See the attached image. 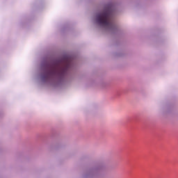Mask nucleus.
Returning <instances> with one entry per match:
<instances>
[{"label":"nucleus","mask_w":178,"mask_h":178,"mask_svg":"<svg viewBox=\"0 0 178 178\" xmlns=\"http://www.w3.org/2000/svg\"><path fill=\"white\" fill-rule=\"evenodd\" d=\"M60 62L61 63H51L47 59L42 61L38 80L42 84L53 87L62 86L65 81L72 80L76 70V63L69 59Z\"/></svg>","instance_id":"nucleus-1"},{"label":"nucleus","mask_w":178,"mask_h":178,"mask_svg":"<svg viewBox=\"0 0 178 178\" xmlns=\"http://www.w3.org/2000/svg\"><path fill=\"white\" fill-rule=\"evenodd\" d=\"M115 15H116V7L113 3L109 2L93 15V24L104 33L115 34L118 33V26L115 23Z\"/></svg>","instance_id":"nucleus-2"},{"label":"nucleus","mask_w":178,"mask_h":178,"mask_svg":"<svg viewBox=\"0 0 178 178\" xmlns=\"http://www.w3.org/2000/svg\"><path fill=\"white\" fill-rule=\"evenodd\" d=\"M100 167H94L89 169L83 175V178H91L95 177V176H98V173L99 172Z\"/></svg>","instance_id":"nucleus-3"}]
</instances>
